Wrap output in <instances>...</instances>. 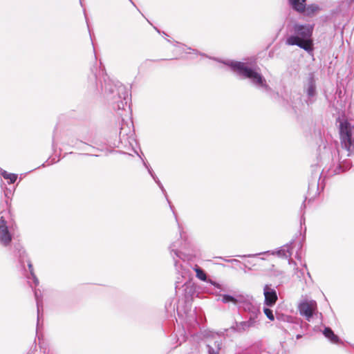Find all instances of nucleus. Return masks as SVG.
Listing matches in <instances>:
<instances>
[{"label":"nucleus","mask_w":354,"mask_h":354,"mask_svg":"<svg viewBox=\"0 0 354 354\" xmlns=\"http://www.w3.org/2000/svg\"><path fill=\"white\" fill-rule=\"evenodd\" d=\"M263 254L277 255L282 258L290 257L292 254V248L290 245H286L281 247L280 249L276 251H268Z\"/></svg>","instance_id":"0eeeda50"},{"label":"nucleus","mask_w":354,"mask_h":354,"mask_svg":"<svg viewBox=\"0 0 354 354\" xmlns=\"http://www.w3.org/2000/svg\"><path fill=\"white\" fill-rule=\"evenodd\" d=\"M208 347L209 348V353L210 354H215L216 353V351L213 348H212L209 345H208Z\"/></svg>","instance_id":"412c9836"},{"label":"nucleus","mask_w":354,"mask_h":354,"mask_svg":"<svg viewBox=\"0 0 354 354\" xmlns=\"http://www.w3.org/2000/svg\"><path fill=\"white\" fill-rule=\"evenodd\" d=\"M290 2L294 9L299 12H302L305 9L306 0H290Z\"/></svg>","instance_id":"1a4fd4ad"},{"label":"nucleus","mask_w":354,"mask_h":354,"mask_svg":"<svg viewBox=\"0 0 354 354\" xmlns=\"http://www.w3.org/2000/svg\"><path fill=\"white\" fill-rule=\"evenodd\" d=\"M263 312L265 313V315H266V317L271 321H273L274 319V315L272 313V310L268 308H263Z\"/></svg>","instance_id":"2eb2a0df"},{"label":"nucleus","mask_w":354,"mask_h":354,"mask_svg":"<svg viewBox=\"0 0 354 354\" xmlns=\"http://www.w3.org/2000/svg\"><path fill=\"white\" fill-rule=\"evenodd\" d=\"M144 165H145V167L147 168V169H148V171H149V173L151 175V176L153 178V179H154L155 180H156V177H155V176H154V175L153 174V172H152L151 169V168H149V167L147 165V164H146L145 162H144Z\"/></svg>","instance_id":"6ab92c4d"},{"label":"nucleus","mask_w":354,"mask_h":354,"mask_svg":"<svg viewBox=\"0 0 354 354\" xmlns=\"http://www.w3.org/2000/svg\"><path fill=\"white\" fill-rule=\"evenodd\" d=\"M156 182L158 184V185L160 186V187L163 190V187H162V185L160 184V183L159 181H156Z\"/></svg>","instance_id":"4be33fe9"},{"label":"nucleus","mask_w":354,"mask_h":354,"mask_svg":"<svg viewBox=\"0 0 354 354\" xmlns=\"http://www.w3.org/2000/svg\"><path fill=\"white\" fill-rule=\"evenodd\" d=\"M339 133L342 145L347 150H350L353 140L351 127L348 122L343 121L340 123Z\"/></svg>","instance_id":"20e7f679"},{"label":"nucleus","mask_w":354,"mask_h":354,"mask_svg":"<svg viewBox=\"0 0 354 354\" xmlns=\"http://www.w3.org/2000/svg\"><path fill=\"white\" fill-rule=\"evenodd\" d=\"M293 31L295 34L287 38L286 44L290 46H298L308 52L312 51V27L309 25H301L296 24L293 26Z\"/></svg>","instance_id":"f03ea898"},{"label":"nucleus","mask_w":354,"mask_h":354,"mask_svg":"<svg viewBox=\"0 0 354 354\" xmlns=\"http://www.w3.org/2000/svg\"><path fill=\"white\" fill-rule=\"evenodd\" d=\"M10 215L9 211L0 212V243L8 246L12 241V234L9 230Z\"/></svg>","instance_id":"7ed1b4c3"},{"label":"nucleus","mask_w":354,"mask_h":354,"mask_svg":"<svg viewBox=\"0 0 354 354\" xmlns=\"http://www.w3.org/2000/svg\"><path fill=\"white\" fill-rule=\"evenodd\" d=\"M208 282H209L212 284H214V283L212 280H209Z\"/></svg>","instance_id":"5701e85b"},{"label":"nucleus","mask_w":354,"mask_h":354,"mask_svg":"<svg viewBox=\"0 0 354 354\" xmlns=\"http://www.w3.org/2000/svg\"><path fill=\"white\" fill-rule=\"evenodd\" d=\"M263 295L265 297L264 303L268 306H272L277 301V295L276 290L270 285H266L263 288Z\"/></svg>","instance_id":"423d86ee"},{"label":"nucleus","mask_w":354,"mask_h":354,"mask_svg":"<svg viewBox=\"0 0 354 354\" xmlns=\"http://www.w3.org/2000/svg\"><path fill=\"white\" fill-rule=\"evenodd\" d=\"M35 297H36V299H37V310H38V313L39 312V301L38 299V296H37V291L35 292Z\"/></svg>","instance_id":"aec40b11"},{"label":"nucleus","mask_w":354,"mask_h":354,"mask_svg":"<svg viewBox=\"0 0 354 354\" xmlns=\"http://www.w3.org/2000/svg\"><path fill=\"white\" fill-rule=\"evenodd\" d=\"M223 63L229 66L232 71L238 75L249 79L250 82L257 88L268 89L266 80L259 71V68H254L248 66V64L241 62L227 60Z\"/></svg>","instance_id":"f257e3e1"},{"label":"nucleus","mask_w":354,"mask_h":354,"mask_svg":"<svg viewBox=\"0 0 354 354\" xmlns=\"http://www.w3.org/2000/svg\"><path fill=\"white\" fill-rule=\"evenodd\" d=\"M28 268H29V270H30V272L32 277V279L34 280V282L35 283V285H37L38 284V279L36 278V277L35 276L34 273H33V269H32V264L28 262Z\"/></svg>","instance_id":"f3484780"},{"label":"nucleus","mask_w":354,"mask_h":354,"mask_svg":"<svg viewBox=\"0 0 354 354\" xmlns=\"http://www.w3.org/2000/svg\"><path fill=\"white\" fill-rule=\"evenodd\" d=\"M255 318H256V316H253V317L251 316L248 321H245L246 324H248L247 325H248V328L254 326L255 322H256Z\"/></svg>","instance_id":"dca6fc26"},{"label":"nucleus","mask_w":354,"mask_h":354,"mask_svg":"<svg viewBox=\"0 0 354 354\" xmlns=\"http://www.w3.org/2000/svg\"><path fill=\"white\" fill-rule=\"evenodd\" d=\"M323 333L324 336L326 338H328L330 342L333 343H337L339 342L338 337L334 334V333L330 328H326Z\"/></svg>","instance_id":"9b49d317"},{"label":"nucleus","mask_w":354,"mask_h":354,"mask_svg":"<svg viewBox=\"0 0 354 354\" xmlns=\"http://www.w3.org/2000/svg\"><path fill=\"white\" fill-rule=\"evenodd\" d=\"M306 92L309 97H313L316 94L315 81L313 78H310L308 80Z\"/></svg>","instance_id":"9d476101"},{"label":"nucleus","mask_w":354,"mask_h":354,"mask_svg":"<svg viewBox=\"0 0 354 354\" xmlns=\"http://www.w3.org/2000/svg\"><path fill=\"white\" fill-rule=\"evenodd\" d=\"M176 247V244L173 243L171 245V251L174 252L176 256L179 257L177 250L175 249Z\"/></svg>","instance_id":"a211bd4d"},{"label":"nucleus","mask_w":354,"mask_h":354,"mask_svg":"<svg viewBox=\"0 0 354 354\" xmlns=\"http://www.w3.org/2000/svg\"><path fill=\"white\" fill-rule=\"evenodd\" d=\"M194 270L196 272V276L201 281H207V275L205 272L198 266L194 267Z\"/></svg>","instance_id":"ddd939ff"},{"label":"nucleus","mask_w":354,"mask_h":354,"mask_svg":"<svg viewBox=\"0 0 354 354\" xmlns=\"http://www.w3.org/2000/svg\"><path fill=\"white\" fill-rule=\"evenodd\" d=\"M248 324H246L245 322H241L239 323H236V325L234 326L235 330L237 332H243L248 329Z\"/></svg>","instance_id":"4468645a"},{"label":"nucleus","mask_w":354,"mask_h":354,"mask_svg":"<svg viewBox=\"0 0 354 354\" xmlns=\"http://www.w3.org/2000/svg\"><path fill=\"white\" fill-rule=\"evenodd\" d=\"M0 174L9 183H13L17 178V175L15 174L8 173L6 171L1 169Z\"/></svg>","instance_id":"f8f14e48"},{"label":"nucleus","mask_w":354,"mask_h":354,"mask_svg":"<svg viewBox=\"0 0 354 354\" xmlns=\"http://www.w3.org/2000/svg\"><path fill=\"white\" fill-rule=\"evenodd\" d=\"M221 301L223 303H232L238 305L245 301V297L242 295H236L234 296L229 295H223L221 296Z\"/></svg>","instance_id":"6e6552de"},{"label":"nucleus","mask_w":354,"mask_h":354,"mask_svg":"<svg viewBox=\"0 0 354 354\" xmlns=\"http://www.w3.org/2000/svg\"><path fill=\"white\" fill-rule=\"evenodd\" d=\"M298 308L300 315L310 321L313 315L317 312V302L314 300H304L299 304Z\"/></svg>","instance_id":"39448f33"}]
</instances>
